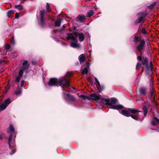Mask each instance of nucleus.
Here are the masks:
<instances>
[{
    "mask_svg": "<svg viewBox=\"0 0 159 159\" xmlns=\"http://www.w3.org/2000/svg\"><path fill=\"white\" fill-rule=\"evenodd\" d=\"M69 81V79L66 78H63L59 80H58L56 78H50L48 84L50 86L55 85L58 86V85L63 88L65 87H69L70 86Z\"/></svg>",
    "mask_w": 159,
    "mask_h": 159,
    "instance_id": "f257e3e1",
    "label": "nucleus"
},
{
    "mask_svg": "<svg viewBox=\"0 0 159 159\" xmlns=\"http://www.w3.org/2000/svg\"><path fill=\"white\" fill-rule=\"evenodd\" d=\"M99 100H100L101 102H106V105L110 106L109 107V108L118 110L123 108V107L121 105H114L117 102V100L116 98H112L110 101L108 99L100 97Z\"/></svg>",
    "mask_w": 159,
    "mask_h": 159,
    "instance_id": "f03ea898",
    "label": "nucleus"
},
{
    "mask_svg": "<svg viewBox=\"0 0 159 159\" xmlns=\"http://www.w3.org/2000/svg\"><path fill=\"white\" fill-rule=\"evenodd\" d=\"M67 36V40L71 39L72 42L71 43V47L73 48H80V46L77 44L78 42L77 38L78 35V33L76 32H75L72 33H68Z\"/></svg>",
    "mask_w": 159,
    "mask_h": 159,
    "instance_id": "7ed1b4c3",
    "label": "nucleus"
},
{
    "mask_svg": "<svg viewBox=\"0 0 159 159\" xmlns=\"http://www.w3.org/2000/svg\"><path fill=\"white\" fill-rule=\"evenodd\" d=\"M138 112V110L134 108H127L125 110H122L121 112L120 111V113L123 115L129 117L131 116L133 119L137 120V118L134 115H130V113L132 114L136 113Z\"/></svg>",
    "mask_w": 159,
    "mask_h": 159,
    "instance_id": "20e7f679",
    "label": "nucleus"
},
{
    "mask_svg": "<svg viewBox=\"0 0 159 159\" xmlns=\"http://www.w3.org/2000/svg\"><path fill=\"white\" fill-rule=\"evenodd\" d=\"M7 131L8 133L10 134L8 139V143L9 148H11L15 144L14 141H11L13 136L12 134H14L15 132L14 128L12 125H9L7 128Z\"/></svg>",
    "mask_w": 159,
    "mask_h": 159,
    "instance_id": "39448f33",
    "label": "nucleus"
},
{
    "mask_svg": "<svg viewBox=\"0 0 159 159\" xmlns=\"http://www.w3.org/2000/svg\"><path fill=\"white\" fill-rule=\"evenodd\" d=\"M79 97L84 100L87 99L88 100H90L92 99L94 100H98L100 99V96L98 94L95 93L91 94L89 96L81 95L79 96Z\"/></svg>",
    "mask_w": 159,
    "mask_h": 159,
    "instance_id": "423d86ee",
    "label": "nucleus"
},
{
    "mask_svg": "<svg viewBox=\"0 0 159 159\" xmlns=\"http://www.w3.org/2000/svg\"><path fill=\"white\" fill-rule=\"evenodd\" d=\"M138 60L142 61V63L143 65L148 70L149 66L148 65V58L146 57H142L139 56L137 58Z\"/></svg>",
    "mask_w": 159,
    "mask_h": 159,
    "instance_id": "0eeeda50",
    "label": "nucleus"
},
{
    "mask_svg": "<svg viewBox=\"0 0 159 159\" xmlns=\"http://www.w3.org/2000/svg\"><path fill=\"white\" fill-rule=\"evenodd\" d=\"M11 102V99L9 98H8L5 100L4 102L1 103L0 105V111L5 109Z\"/></svg>",
    "mask_w": 159,
    "mask_h": 159,
    "instance_id": "6e6552de",
    "label": "nucleus"
},
{
    "mask_svg": "<svg viewBox=\"0 0 159 159\" xmlns=\"http://www.w3.org/2000/svg\"><path fill=\"white\" fill-rule=\"evenodd\" d=\"M139 44L136 47V49L139 52H141L144 48L146 43L144 39L139 40Z\"/></svg>",
    "mask_w": 159,
    "mask_h": 159,
    "instance_id": "1a4fd4ad",
    "label": "nucleus"
},
{
    "mask_svg": "<svg viewBox=\"0 0 159 159\" xmlns=\"http://www.w3.org/2000/svg\"><path fill=\"white\" fill-rule=\"evenodd\" d=\"M147 15V14L146 12H142L139 13V15L140 16L136 20L135 22L137 24L140 23L143 20V19Z\"/></svg>",
    "mask_w": 159,
    "mask_h": 159,
    "instance_id": "9d476101",
    "label": "nucleus"
},
{
    "mask_svg": "<svg viewBox=\"0 0 159 159\" xmlns=\"http://www.w3.org/2000/svg\"><path fill=\"white\" fill-rule=\"evenodd\" d=\"M64 96L66 100H69L72 102H74L75 100V98L72 96L70 95L69 94L65 93L63 92Z\"/></svg>",
    "mask_w": 159,
    "mask_h": 159,
    "instance_id": "9b49d317",
    "label": "nucleus"
},
{
    "mask_svg": "<svg viewBox=\"0 0 159 159\" xmlns=\"http://www.w3.org/2000/svg\"><path fill=\"white\" fill-rule=\"evenodd\" d=\"M86 64L87 67H85L84 69H81V73L82 75L87 74L88 72V69L89 67V64L88 62H87Z\"/></svg>",
    "mask_w": 159,
    "mask_h": 159,
    "instance_id": "f8f14e48",
    "label": "nucleus"
},
{
    "mask_svg": "<svg viewBox=\"0 0 159 159\" xmlns=\"http://www.w3.org/2000/svg\"><path fill=\"white\" fill-rule=\"evenodd\" d=\"M85 18L86 17L84 15H79L76 18V20L77 22H82Z\"/></svg>",
    "mask_w": 159,
    "mask_h": 159,
    "instance_id": "ddd939ff",
    "label": "nucleus"
},
{
    "mask_svg": "<svg viewBox=\"0 0 159 159\" xmlns=\"http://www.w3.org/2000/svg\"><path fill=\"white\" fill-rule=\"evenodd\" d=\"M22 66H23V69L24 70H27L29 67V64H28V61H25L22 63Z\"/></svg>",
    "mask_w": 159,
    "mask_h": 159,
    "instance_id": "4468645a",
    "label": "nucleus"
},
{
    "mask_svg": "<svg viewBox=\"0 0 159 159\" xmlns=\"http://www.w3.org/2000/svg\"><path fill=\"white\" fill-rule=\"evenodd\" d=\"M150 95L152 97V95L153 94V93L154 92L155 89L153 88V82L152 80H150Z\"/></svg>",
    "mask_w": 159,
    "mask_h": 159,
    "instance_id": "2eb2a0df",
    "label": "nucleus"
},
{
    "mask_svg": "<svg viewBox=\"0 0 159 159\" xmlns=\"http://www.w3.org/2000/svg\"><path fill=\"white\" fill-rule=\"evenodd\" d=\"M153 119L154 120L152 122V125L154 126L157 124H159V120L156 117H154Z\"/></svg>",
    "mask_w": 159,
    "mask_h": 159,
    "instance_id": "dca6fc26",
    "label": "nucleus"
},
{
    "mask_svg": "<svg viewBox=\"0 0 159 159\" xmlns=\"http://www.w3.org/2000/svg\"><path fill=\"white\" fill-rule=\"evenodd\" d=\"M80 61L81 64V62H84L85 60V57L83 54L80 55L79 57Z\"/></svg>",
    "mask_w": 159,
    "mask_h": 159,
    "instance_id": "f3484780",
    "label": "nucleus"
},
{
    "mask_svg": "<svg viewBox=\"0 0 159 159\" xmlns=\"http://www.w3.org/2000/svg\"><path fill=\"white\" fill-rule=\"evenodd\" d=\"M140 93L143 95H145L146 92V89L144 88H141L139 89Z\"/></svg>",
    "mask_w": 159,
    "mask_h": 159,
    "instance_id": "a211bd4d",
    "label": "nucleus"
},
{
    "mask_svg": "<svg viewBox=\"0 0 159 159\" xmlns=\"http://www.w3.org/2000/svg\"><path fill=\"white\" fill-rule=\"evenodd\" d=\"M79 39L80 42H82L83 41L84 38V36L83 33H80L79 34Z\"/></svg>",
    "mask_w": 159,
    "mask_h": 159,
    "instance_id": "6ab92c4d",
    "label": "nucleus"
},
{
    "mask_svg": "<svg viewBox=\"0 0 159 159\" xmlns=\"http://www.w3.org/2000/svg\"><path fill=\"white\" fill-rule=\"evenodd\" d=\"M62 20L61 19H59L56 20L54 23L55 26L57 27L60 26L61 22Z\"/></svg>",
    "mask_w": 159,
    "mask_h": 159,
    "instance_id": "aec40b11",
    "label": "nucleus"
},
{
    "mask_svg": "<svg viewBox=\"0 0 159 159\" xmlns=\"http://www.w3.org/2000/svg\"><path fill=\"white\" fill-rule=\"evenodd\" d=\"M143 110L144 112V115L145 116L147 113L148 109L146 106L144 105L143 107Z\"/></svg>",
    "mask_w": 159,
    "mask_h": 159,
    "instance_id": "412c9836",
    "label": "nucleus"
},
{
    "mask_svg": "<svg viewBox=\"0 0 159 159\" xmlns=\"http://www.w3.org/2000/svg\"><path fill=\"white\" fill-rule=\"evenodd\" d=\"M94 12L92 10H90L89 11H88L87 13V16L90 17L92 16L94 14Z\"/></svg>",
    "mask_w": 159,
    "mask_h": 159,
    "instance_id": "4be33fe9",
    "label": "nucleus"
},
{
    "mask_svg": "<svg viewBox=\"0 0 159 159\" xmlns=\"http://www.w3.org/2000/svg\"><path fill=\"white\" fill-rule=\"evenodd\" d=\"M21 77L19 76H16L14 80L15 82L16 83H19L21 79Z\"/></svg>",
    "mask_w": 159,
    "mask_h": 159,
    "instance_id": "5701e85b",
    "label": "nucleus"
},
{
    "mask_svg": "<svg viewBox=\"0 0 159 159\" xmlns=\"http://www.w3.org/2000/svg\"><path fill=\"white\" fill-rule=\"evenodd\" d=\"M45 13V11L44 10H41L40 11V17H44V14Z\"/></svg>",
    "mask_w": 159,
    "mask_h": 159,
    "instance_id": "b1692460",
    "label": "nucleus"
},
{
    "mask_svg": "<svg viewBox=\"0 0 159 159\" xmlns=\"http://www.w3.org/2000/svg\"><path fill=\"white\" fill-rule=\"evenodd\" d=\"M15 8L17 9L18 10H21L23 9V7L22 6L20 5H16L15 6Z\"/></svg>",
    "mask_w": 159,
    "mask_h": 159,
    "instance_id": "393cba45",
    "label": "nucleus"
},
{
    "mask_svg": "<svg viewBox=\"0 0 159 159\" xmlns=\"http://www.w3.org/2000/svg\"><path fill=\"white\" fill-rule=\"evenodd\" d=\"M41 23L42 26H43L45 24L44 17H40Z\"/></svg>",
    "mask_w": 159,
    "mask_h": 159,
    "instance_id": "a878e982",
    "label": "nucleus"
},
{
    "mask_svg": "<svg viewBox=\"0 0 159 159\" xmlns=\"http://www.w3.org/2000/svg\"><path fill=\"white\" fill-rule=\"evenodd\" d=\"M14 13V11L12 10L9 11L7 13V16L8 17L10 16L11 15L13 14Z\"/></svg>",
    "mask_w": 159,
    "mask_h": 159,
    "instance_id": "bb28decb",
    "label": "nucleus"
},
{
    "mask_svg": "<svg viewBox=\"0 0 159 159\" xmlns=\"http://www.w3.org/2000/svg\"><path fill=\"white\" fill-rule=\"evenodd\" d=\"M23 70H20L19 72V75L18 76L20 77H21L23 75Z\"/></svg>",
    "mask_w": 159,
    "mask_h": 159,
    "instance_id": "cd10ccee",
    "label": "nucleus"
},
{
    "mask_svg": "<svg viewBox=\"0 0 159 159\" xmlns=\"http://www.w3.org/2000/svg\"><path fill=\"white\" fill-rule=\"evenodd\" d=\"M141 65L140 63L139 62L137 63L136 66V69L137 70L139 69L141 67Z\"/></svg>",
    "mask_w": 159,
    "mask_h": 159,
    "instance_id": "c85d7f7f",
    "label": "nucleus"
},
{
    "mask_svg": "<svg viewBox=\"0 0 159 159\" xmlns=\"http://www.w3.org/2000/svg\"><path fill=\"white\" fill-rule=\"evenodd\" d=\"M150 69H151V70H153V64L152 61H151L150 62Z\"/></svg>",
    "mask_w": 159,
    "mask_h": 159,
    "instance_id": "c756f323",
    "label": "nucleus"
},
{
    "mask_svg": "<svg viewBox=\"0 0 159 159\" xmlns=\"http://www.w3.org/2000/svg\"><path fill=\"white\" fill-rule=\"evenodd\" d=\"M139 40V37L136 36H135L134 38V41L135 43L137 42Z\"/></svg>",
    "mask_w": 159,
    "mask_h": 159,
    "instance_id": "7c9ffc66",
    "label": "nucleus"
},
{
    "mask_svg": "<svg viewBox=\"0 0 159 159\" xmlns=\"http://www.w3.org/2000/svg\"><path fill=\"white\" fill-rule=\"evenodd\" d=\"M95 81H96V82H97L98 85L100 87V83L99 82V81H98V79H97V78H95Z\"/></svg>",
    "mask_w": 159,
    "mask_h": 159,
    "instance_id": "2f4dec72",
    "label": "nucleus"
},
{
    "mask_svg": "<svg viewBox=\"0 0 159 159\" xmlns=\"http://www.w3.org/2000/svg\"><path fill=\"white\" fill-rule=\"evenodd\" d=\"M72 75V72H69L67 73L66 77H68L69 76H71Z\"/></svg>",
    "mask_w": 159,
    "mask_h": 159,
    "instance_id": "473e14b6",
    "label": "nucleus"
},
{
    "mask_svg": "<svg viewBox=\"0 0 159 159\" xmlns=\"http://www.w3.org/2000/svg\"><path fill=\"white\" fill-rule=\"evenodd\" d=\"M141 32L143 34H145L146 33V31L144 28H143L141 30Z\"/></svg>",
    "mask_w": 159,
    "mask_h": 159,
    "instance_id": "72a5a7b5",
    "label": "nucleus"
},
{
    "mask_svg": "<svg viewBox=\"0 0 159 159\" xmlns=\"http://www.w3.org/2000/svg\"><path fill=\"white\" fill-rule=\"evenodd\" d=\"M5 48L7 49H9L10 48V45L9 44H6L5 46Z\"/></svg>",
    "mask_w": 159,
    "mask_h": 159,
    "instance_id": "f704fd0d",
    "label": "nucleus"
},
{
    "mask_svg": "<svg viewBox=\"0 0 159 159\" xmlns=\"http://www.w3.org/2000/svg\"><path fill=\"white\" fill-rule=\"evenodd\" d=\"M21 93V92L20 90H16L15 92V93L16 95H19Z\"/></svg>",
    "mask_w": 159,
    "mask_h": 159,
    "instance_id": "c9c22d12",
    "label": "nucleus"
},
{
    "mask_svg": "<svg viewBox=\"0 0 159 159\" xmlns=\"http://www.w3.org/2000/svg\"><path fill=\"white\" fill-rule=\"evenodd\" d=\"M25 81L24 80H21V83H20V86L21 87H23L24 86V84Z\"/></svg>",
    "mask_w": 159,
    "mask_h": 159,
    "instance_id": "e433bc0d",
    "label": "nucleus"
},
{
    "mask_svg": "<svg viewBox=\"0 0 159 159\" xmlns=\"http://www.w3.org/2000/svg\"><path fill=\"white\" fill-rule=\"evenodd\" d=\"M137 115H138L139 116H141L142 115L143 112L141 111H139L137 112L136 113Z\"/></svg>",
    "mask_w": 159,
    "mask_h": 159,
    "instance_id": "4c0bfd02",
    "label": "nucleus"
},
{
    "mask_svg": "<svg viewBox=\"0 0 159 159\" xmlns=\"http://www.w3.org/2000/svg\"><path fill=\"white\" fill-rule=\"evenodd\" d=\"M4 134L3 133H2L0 134V139H2Z\"/></svg>",
    "mask_w": 159,
    "mask_h": 159,
    "instance_id": "58836bf2",
    "label": "nucleus"
},
{
    "mask_svg": "<svg viewBox=\"0 0 159 159\" xmlns=\"http://www.w3.org/2000/svg\"><path fill=\"white\" fill-rule=\"evenodd\" d=\"M46 9L47 11H48V10L49 9V5L48 3H47Z\"/></svg>",
    "mask_w": 159,
    "mask_h": 159,
    "instance_id": "ea45409f",
    "label": "nucleus"
},
{
    "mask_svg": "<svg viewBox=\"0 0 159 159\" xmlns=\"http://www.w3.org/2000/svg\"><path fill=\"white\" fill-rule=\"evenodd\" d=\"M19 16V14L17 12L16 13V14H15V18H18Z\"/></svg>",
    "mask_w": 159,
    "mask_h": 159,
    "instance_id": "a19ab883",
    "label": "nucleus"
},
{
    "mask_svg": "<svg viewBox=\"0 0 159 159\" xmlns=\"http://www.w3.org/2000/svg\"><path fill=\"white\" fill-rule=\"evenodd\" d=\"M16 150H13L11 152H10V155H12L13 154H14L16 152Z\"/></svg>",
    "mask_w": 159,
    "mask_h": 159,
    "instance_id": "79ce46f5",
    "label": "nucleus"
},
{
    "mask_svg": "<svg viewBox=\"0 0 159 159\" xmlns=\"http://www.w3.org/2000/svg\"><path fill=\"white\" fill-rule=\"evenodd\" d=\"M156 4V2H154L153 3H152L151 5V6L153 7L154 6L155 4Z\"/></svg>",
    "mask_w": 159,
    "mask_h": 159,
    "instance_id": "37998d69",
    "label": "nucleus"
},
{
    "mask_svg": "<svg viewBox=\"0 0 159 159\" xmlns=\"http://www.w3.org/2000/svg\"><path fill=\"white\" fill-rule=\"evenodd\" d=\"M61 44L62 45H64L65 46H67V44L66 43H64L62 42H61Z\"/></svg>",
    "mask_w": 159,
    "mask_h": 159,
    "instance_id": "c03bdc74",
    "label": "nucleus"
},
{
    "mask_svg": "<svg viewBox=\"0 0 159 159\" xmlns=\"http://www.w3.org/2000/svg\"><path fill=\"white\" fill-rule=\"evenodd\" d=\"M11 43L14 44H15V42L14 41H11Z\"/></svg>",
    "mask_w": 159,
    "mask_h": 159,
    "instance_id": "a18cd8bd",
    "label": "nucleus"
},
{
    "mask_svg": "<svg viewBox=\"0 0 159 159\" xmlns=\"http://www.w3.org/2000/svg\"><path fill=\"white\" fill-rule=\"evenodd\" d=\"M94 8L95 9H97V7L96 6H94Z\"/></svg>",
    "mask_w": 159,
    "mask_h": 159,
    "instance_id": "49530a36",
    "label": "nucleus"
},
{
    "mask_svg": "<svg viewBox=\"0 0 159 159\" xmlns=\"http://www.w3.org/2000/svg\"><path fill=\"white\" fill-rule=\"evenodd\" d=\"M2 60H0V64L2 63Z\"/></svg>",
    "mask_w": 159,
    "mask_h": 159,
    "instance_id": "de8ad7c7",
    "label": "nucleus"
},
{
    "mask_svg": "<svg viewBox=\"0 0 159 159\" xmlns=\"http://www.w3.org/2000/svg\"><path fill=\"white\" fill-rule=\"evenodd\" d=\"M32 63L33 64H34V61H32Z\"/></svg>",
    "mask_w": 159,
    "mask_h": 159,
    "instance_id": "09e8293b",
    "label": "nucleus"
}]
</instances>
